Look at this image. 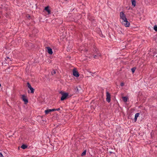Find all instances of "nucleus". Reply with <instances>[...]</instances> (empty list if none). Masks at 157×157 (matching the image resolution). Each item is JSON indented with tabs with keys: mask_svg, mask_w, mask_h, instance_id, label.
Masks as SVG:
<instances>
[{
	"mask_svg": "<svg viewBox=\"0 0 157 157\" xmlns=\"http://www.w3.org/2000/svg\"><path fill=\"white\" fill-rule=\"evenodd\" d=\"M75 89L76 90V91L79 92L81 89V87L80 86H77L75 88Z\"/></svg>",
	"mask_w": 157,
	"mask_h": 157,
	"instance_id": "obj_13",
	"label": "nucleus"
},
{
	"mask_svg": "<svg viewBox=\"0 0 157 157\" xmlns=\"http://www.w3.org/2000/svg\"><path fill=\"white\" fill-rule=\"evenodd\" d=\"M26 17L29 19H30V18H31L29 14H27L26 15Z\"/></svg>",
	"mask_w": 157,
	"mask_h": 157,
	"instance_id": "obj_20",
	"label": "nucleus"
},
{
	"mask_svg": "<svg viewBox=\"0 0 157 157\" xmlns=\"http://www.w3.org/2000/svg\"><path fill=\"white\" fill-rule=\"evenodd\" d=\"M56 73V71L55 70H53L51 72V74L52 75H54Z\"/></svg>",
	"mask_w": 157,
	"mask_h": 157,
	"instance_id": "obj_19",
	"label": "nucleus"
},
{
	"mask_svg": "<svg viewBox=\"0 0 157 157\" xmlns=\"http://www.w3.org/2000/svg\"><path fill=\"white\" fill-rule=\"evenodd\" d=\"M1 86V84H0V87Z\"/></svg>",
	"mask_w": 157,
	"mask_h": 157,
	"instance_id": "obj_25",
	"label": "nucleus"
},
{
	"mask_svg": "<svg viewBox=\"0 0 157 157\" xmlns=\"http://www.w3.org/2000/svg\"><path fill=\"white\" fill-rule=\"evenodd\" d=\"M122 100L124 102H126L127 101V98L125 97H123Z\"/></svg>",
	"mask_w": 157,
	"mask_h": 157,
	"instance_id": "obj_15",
	"label": "nucleus"
},
{
	"mask_svg": "<svg viewBox=\"0 0 157 157\" xmlns=\"http://www.w3.org/2000/svg\"><path fill=\"white\" fill-rule=\"evenodd\" d=\"M96 52L94 54V59H96L98 58V56H100L101 55L99 52H98L96 51V50H95Z\"/></svg>",
	"mask_w": 157,
	"mask_h": 157,
	"instance_id": "obj_6",
	"label": "nucleus"
},
{
	"mask_svg": "<svg viewBox=\"0 0 157 157\" xmlns=\"http://www.w3.org/2000/svg\"><path fill=\"white\" fill-rule=\"evenodd\" d=\"M124 83L123 82H122L121 84V86H124Z\"/></svg>",
	"mask_w": 157,
	"mask_h": 157,
	"instance_id": "obj_21",
	"label": "nucleus"
},
{
	"mask_svg": "<svg viewBox=\"0 0 157 157\" xmlns=\"http://www.w3.org/2000/svg\"><path fill=\"white\" fill-rule=\"evenodd\" d=\"M48 52V53L50 55H52V54L53 52L52 51V49L49 47H47Z\"/></svg>",
	"mask_w": 157,
	"mask_h": 157,
	"instance_id": "obj_9",
	"label": "nucleus"
},
{
	"mask_svg": "<svg viewBox=\"0 0 157 157\" xmlns=\"http://www.w3.org/2000/svg\"><path fill=\"white\" fill-rule=\"evenodd\" d=\"M0 157H3L2 154L0 152Z\"/></svg>",
	"mask_w": 157,
	"mask_h": 157,
	"instance_id": "obj_22",
	"label": "nucleus"
},
{
	"mask_svg": "<svg viewBox=\"0 0 157 157\" xmlns=\"http://www.w3.org/2000/svg\"><path fill=\"white\" fill-rule=\"evenodd\" d=\"M55 111V109H48L45 110L44 112L46 114H48L51 112L54 111Z\"/></svg>",
	"mask_w": 157,
	"mask_h": 157,
	"instance_id": "obj_5",
	"label": "nucleus"
},
{
	"mask_svg": "<svg viewBox=\"0 0 157 157\" xmlns=\"http://www.w3.org/2000/svg\"><path fill=\"white\" fill-rule=\"evenodd\" d=\"M135 70H136V68L135 67H133V68H132L131 71H132V73H133L135 72Z\"/></svg>",
	"mask_w": 157,
	"mask_h": 157,
	"instance_id": "obj_17",
	"label": "nucleus"
},
{
	"mask_svg": "<svg viewBox=\"0 0 157 157\" xmlns=\"http://www.w3.org/2000/svg\"><path fill=\"white\" fill-rule=\"evenodd\" d=\"M59 110H60V109L59 108L55 109V111L56 110L59 111Z\"/></svg>",
	"mask_w": 157,
	"mask_h": 157,
	"instance_id": "obj_23",
	"label": "nucleus"
},
{
	"mask_svg": "<svg viewBox=\"0 0 157 157\" xmlns=\"http://www.w3.org/2000/svg\"><path fill=\"white\" fill-rule=\"evenodd\" d=\"M27 147V146L25 144H23L21 147L23 149H25Z\"/></svg>",
	"mask_w": 157,
	"mask_h": 157,
	"instance_id": "obj_14",
	"label": "nucleus"
},
{
	"mask_svg": "<svg viewBox=\"0 0 157 157\" xmlns=\"http://www.w3.org/2000/svg\"><path fill=\"white\" fill-rule=\"evenodd\" d=\"M132 5L134 7H135L136 5V0H131Z\"/></svg>",
	"mask_w": 157,
	"mask_h": 157,
	"instance_id": "obj_12",
	"label": "nucleus"
},
{
	"mask_svg": "<svg viewBox=\"0 0 157 157\" xmlns=\"http://www.w3.org/2000/svg\"><path fill=\"white\" fill-rule=\"evenodd\" d=\"M73 75L76 77H78L79 76V73L75 69L73 70Z\"/></svg>",
	"mask_w": 157,
	"mask_h": 157,
	"instance_id": "obj_4",
	"label": "nucleus"
},
{
	"mask_svg": "<svg viewBox=\"0 0 157 157\" xmlns=\"http://www.w3.org/2000/svg\"><path fill=\"white\" fill-rule=\"evenodd\" d=\"M6 58L7 59H9L10 61H11V59L9 58L8 57H6Z\"/></svg>",
	"mask_w": 157,
	"mask_h": 157,
	"instance_id": "obj_24",
	"label": "nucleus"
},
{
	"mask_svg": "<svg viewBox=\"0 0 157 157\" xmlns=\"http://www.w3.org/2000/svg\"><path fill=\"white\" fill-rule=\"evenodd\" d=\"M62 95V96L61 98L60 99L61 101H63L66 99L67 97L68 96V93H61Z\"/></svg>",
	"mask_w": 157,
	"mask_h": 157,
	"instance_id": "obj_2",
	"label": "nucleus"
},
{
	"mask_svg": "<svg viewBox=\"0 0 157 157\" xmlns=\"http://www.w3.org/2000/svg\"><path fill=\"white\" fill-rule=\"evenodd\" d=\"M86 150H85L83 151V152L81 154V155L82 156H83L86 155Z\"/></svg>",
	"mask_w": 157,
	"mask_h": 157,
	"instance_id": "obj_16",
	"label": "nucleus"
},
{
	"mask_svg": "<svg viewBox=\"0 0 157 157\" xmlns=\"http://www.w3.org/2000/svg\"><path fill=\"white\" fill-rule=\"evenodd\" d=\"M44 10L47 12L48 14H49L51 13V11L49 9V7L48 6L45 7L44 8Z\"/></svg>",
	"mask_w": 157,
	"mask_h": 157,
	"instance_id": "obj_8",
	"label": "nucleus"
},
{
	"mask_svg": "<svg viewBox=\"0 0 157 157\" xmlns=\"http://www.w3.org/2000/svg\"><path fill=\"white\" fill-rule=\"evenodd\" d=\"M25 96L24 95H23L22 96V98L23 100L25 102V103L26 104L28 102V100L25 98Z\"/></svg>",
	"mask_w": 157,
	"mask_h": 157,
	"instance_id": "obj_10",
	"label": "nucleus"
},
{
	"mask_svg": "<svg viewBox=\"0 0 157 157\" xmlns=\"http://www.w3.org/2000/svg\"><path fill=\"white\" fill-rule=\"evenodd\" d=\"M154 29L156 32H157V26L155 25L154 27Z\"/></svg>",
	"mask_w": 157,
	"mask_h": 157,
	"instance_id": "obj_18",
	"label": "nucleus"
},
{
	"mask_svg": "<svg viewBox=\"0 0 157 157\" xmlns=\"http://www.w3.org/2000/svg\"><path fill=\"white\" fill-rule=\"evenodd\" d=\"M140 113H137L135 114L134 118L135 121H137V118L138 117Z\"/></svg>",
	"mask_w": 157,
	"mask_h": 157,
	"instance_id": "obj_11",
	"label": "nucleus"
},
{
	"mask_svg": "<svg viewBox=\"0 0 157 157\" xmlns=\"http://www.w3.org/2000/svg\"><path fill=\"white\" fill-rule=\"evenodd\" d=\"M27 86L31 90V93H33L34 92V89L32 87L30 84L29 82H28L27 83Z\"/></svg>",
	"mask_w": 157,
	"mask_h": 157,
	"instance_id": "obj_7",
	"label": "nucleus"
},
{
	"mask_svg": "<svg viewBox=\"0 0 157 157\" xmlns=\"http://www.w3.org/2000/svg\"><path fill=\"white\" fill-rule=\"evenodd\" d=\"M106 100L108 102H109L111 100L110 94L108 91L106 92Z\"/></svg>",
	"mask_w": 157,
	"mask_h": 157,
	"instance_id": "obj_3",
	"label": "nucleus"
},
{
	"mask_svg": "<svg viewBox=\"0 0 157 157\" xmlns=\"http://www.w3.org/2000/svg\"><path fill=\"white\" fill-rule=\"evenodd\" d=\"M120 16L121 20V21L122 25L125 27H128L130 26V23L127 20L125 15L123 12L120 13Z\"/></svg>",
	"mask_w": 157,
	"mask_h": 157,
	"instance_id": "obj_1",
	"label": "nucleus"
}]
</instances>
